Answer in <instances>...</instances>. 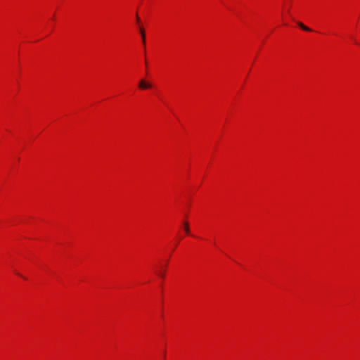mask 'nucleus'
Returning a JSON list of instances; mask_svg holds the SVG:
<instances>
[{
    "instance_id": "nucleus-5",
    "label": "nucleus",
    "mask_w": 360,
    "mask_h": 360,
    "mask_svg": "<svg viewBox=\"0 0 360 360\" xmlns=\"http://www.w3.org/2000/svg\"><path fill=\"white\" fill-rule=\"evenodd\" d=\"M158 276H160L162 278H165V271H160L158 273Z\"/></svg>"
},
{
    "instance_id": "nucleus-1",
    "label": "nucleus",
    "mask_w": 360,
    "mask_h": 360,
    "mask_svg": "<svg viewBox=\"0 0 360 360\" xmlns=\"http://www.w3.org/2000/svg\"><path fill=\"white\" fill-rule=\"evenodd\" d=\"M139 86L141 89H147L151 87V84L147 82L146 80L141 79L139 82Z\"/></svg>"
},
{
    "instance_id": "nucleus-4",
    "label": "nucleus",
    "mask_w": 360,
    "mask_h": 360,
    "mask_svg": "<svg viewBox=\"0 0 360 360\" xmlns=\"http://www.w3.org/2000/svg\"><path fill=\"white\" fill-rule=\"evenodd\" d=\"M140 32H141V34L143 43L145 44V43H146V36H145L144 30L142 28H141L140 29Z\"/></svg>"
},
{
    "instance_id": "nucleus-3",
    "label": "nucleus",
    "mask_w": 360,
    "mask_h": 360,
    "mask_svg": "<svg viewBox=\"0 0 360 360\" xmlns=\"http://www.w3.org/2000/svg\"><path fill=\"white\" fill-rule=\"evenodd\" d=\"M184 226L185 232L187 234H189L190 233V228H189L188 223L187 221L184 222Z\"/></svg>"
},
{
    "instance_id": "nucleus-6",
    "label": "nucleus",
    "mask_w": 360,
    "mask_h": 360,
    "mask_svg": "<svg viewBox=\"0 0 360 360\" xmlns=\"http://www.w3.org/2000/svg\"><path fill=\"white\" fill-rule=\"evenodd\" d=\"M136 20H137V21H139V17H138V16L136 17Z\"/></svg>"
},
{
    "instance_id": "nucleus-2",
    "label": "nucleus",
    "mask_w": 360,
    "mask_h": 360,
    "mask_svg": "<svg viewBox=\"0 0 360 360\" xmlns=\"http://www.w3.org/2000/svg\"><path fill=\"white\" fill-rule=\"evenodd\" d=\"M298 26L304 31L310 32L311 30L301 22H297Z\"/></svg>"
}]
</instances>
